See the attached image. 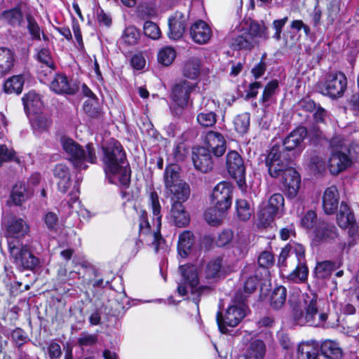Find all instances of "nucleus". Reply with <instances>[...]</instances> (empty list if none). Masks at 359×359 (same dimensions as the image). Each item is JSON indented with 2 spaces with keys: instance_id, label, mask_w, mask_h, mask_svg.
Instances as JSON below:
<instances>
[{
  "instance_id": "dca6fc26",
  "label": "nucleus",
  "mask_w": 359,
  "mask_h": 359,
  "mask_svg": "<svg viewBox=\"0 0 359 359\" xmlns=\"http://www.w3.org/2000/svg\"><path fill=\"white\" fill-rule=\"evenodd\" d=\"M339 236L337 227L325 222H320L314 231L313 242L320 243L330 242L334 240Z\"/></svg>"
},
{
  "instance_id": "774afa93",
  "label": "nucleus",
  "mask_w": 359,
  "mask_h": 359,
  "mask_svg": "<svg viewBox=\"0 0 359 359\" xmlns=\"http://www.w3.org/2000/svg\"><path fill=\"white\" fill-rule=\"evenodd\" d=\"M317 220V215L313 210H309L302 218V226L306 229H311Z\"/></svg>"
},
{
  "instance_id": "603ef678",
  "label": "nucleus",
  "mask_w": 359,
  "mask_h": 359,
  "mask_svg": "<svg viewBox=\"0 0 359 359\" xmlns=\"http://www.w3.org/2000/svg\"><path fill=\"white\" fill-rule=\"evenodd\" d=\"M278 87V83L276 80H273L267 83L265 86L262 98L261 103L268 107L271 102L272 97L275 95Z\"/></svg>"
},
{
  "instance_id": "aec40b11",
  "label": "nucleus",
  "mask_w": 359,
  "mask_h": 359,
  "mask_svg": "<svg viewBox=\"0 0 359 359\" xmlns=\"http://www.w3.org/2000/svg\"><path fill=\"white\" fill-rule=\"evenodd\" d=\"M212 105H215L214 100L203 99L201 104V110L203 111L197 116V121L203 127H211L216 123V114L210 111Z\"/></svg>"
},
{
  "instance_id": "6e6552de",
  "label": "nucleus",
  "mask_w": 359,
  "mask_h": 359,
  "mask_svg": "<svg viewBox=\"0 0 359 359\" xmlns=\"http://www.w3.org/2000/svg\"><path fill=\"white\" fill-rule=\"evenodd\" d=\"M245 316V311L243 306H229L224 316L220 312L217 313V322L220 332L223 334H226L228 330L226 326H237Z\"/></svg>"
},
{
  "instance_id": "3c124183",
  "label": "nucleus",
  "mask_w": 359,
  "mask_h": 359,
  "mask_svg": "<svg viewBox=\"0 0 359 359\" xmlns=\"http://www.w3.org/2000/svg\"><path fill=\"white\" fill-rule=\"evenodd\" d=\"M140 38V31L134 26L127 27L121 36V40L127 45H135Z\"/></svg>"
},
{
  "instance_id": "864d4df0",
  "label": "nucleus",
  "mask_w": 359,
  "mask_h": 359,
  "mask_svg": "<svg viewBox=\"0 0 359 359\" xmlns=\"http://www.w3.org/2000/svg\"><path fill=\"white\" fill-rule=\"evenodd\" d=\"M175 57V50L171 47H165L159 51L158 61L164 66H168L172 63Z\"/></svg>"
},
{
  "instance_id": "ddd939ff",
  "label": "nucleus",
  "mask_w": 359,
  "mask_h": 359,
  "mask_svg": "<svg viewBox=\"0 0 359 359\" xmlns=\"http://www.w3.org/2000/svg\"><path fill=\"white\" fill-rule=\"evenodd\" d=\"M351 164V160L344 151H332L328 159L327 167L332 175H338Z\"/></svg>"
},
{
  "instance_id": "393cba45",
  "label": "nucleus",
  "mask_w": 359,
  "mask_h": 359,
  "mask_svg": "<svg viewBox=\"0 0 359 359\" xmlns=\"http://www.w3.org/2000/svg\"><path fill=\"white\" fill-rule=\"evenodd\" d=\"M53 175L55 177L58 179L57 187L59 190L62 193H66L72 184L69 168L65 164L59 163L53 169Z\"/></svg>"
},
{
  "instance_id": "4be33fe9",
  "label": "nucleus",
  "mask_w": 359,
  "mask_h": 359,
  "mask_svg": "<svg viewBox=\"0 0 359 359\" xmlns=\"http://www.w3.org/2000/svg\"><path fill=\"white\" fill-rule=\"evenodd\" d=\"M307 135V130L304 127H299L291 132L283 141V149L287 153L291 152L297 148Z\"/></svg>"
},
{
  "instance_id": "6ab92c4d",
  "label": "nucleus",
  "mask_w": 359,
  "mask_h": 359,
  "mask_svg": "<svg viewBox=\"0 0 359 359\" xmlns=\"http://www.w3.org/2000/svg\"><path fill=\"white\" fill-rule=\"evenodd\" d=\"M6 236L11 238H20L28 232L29 226L21 218L12 217L6 220Z\"/></svg>"
},
{
  "instance_id": "5701e85b",
  "label": "nucleus",
  "mask_w": 359,
  "mask_h": 359,
  "mask_svg": "<svg viewBox=\"0 0 359 359\" xmlns=\"http://www.w3.org/2000/svg\"><path fill=\"white\" fill-rule=\"evenodd\" d=\"M339 194L336 187L332 186L325 189L323 197V207L327 215L334 214L339 205Z\"/></svg>"
},
{
  "instance_id": "473e14b6",
  "label": "nucleus",
  "mask_w": 359,
  "mask_h": 359,
  "mask_svg": "<svg viewBox=\"0 0 359 359\" xmlns=\"http://www.w3.org/2000/svg\"><path fill=\"white\" fill-rule=\"evenodd\" d=\"M258 44L256 39H254L248 32H244L233 39L231 46L237 50H251Z\"/></svg>"
},
{
  "instance_id": "bf43d9fd",
  "label": "nucleus",
  "mask_w": 359,
  "mask_h": 359,
  "mask_svg": "<svg viewBox=\"0 0 359 359\" xmlns=\"http://www.w3.org/2000/svg\"><path fill=\"white\" fill-rule=\"evenodd\" d=\"M340 11V4L338 0H332L327 6V20L332 24L337 18Z\"/></svg>"
},
{
  "instance_id": "a19ab883",
  "label": "nucleus",
  "mask_w": 359,
  "mask_h": 359,
  "mask_svg": "<svg viewBox=\"0 0 359 359\" xmlns=\"http://www.w3.org/2000/svg\"><path fill=\"white\" fill-rule=\"evenodd\" d=\"M308 273L309 269L306 263L299 262L295 269L287 275V278L294 283L304 282L307 280Z\"/></svg>"
},
{
  "instance_id": "338daca9",
  "label": "nucleus",
  "mask_w": 359,
  "mask_h": 359,
  "mask_svg": "<svg viewBox=\"0 0 359 359\" xmlns=\"http://www.w3.org/2000/svg\"><path fill=\"white\" fill-rule=\"evenodd\" d=\"M309 165L311 169L320 172L325 169L324 159L321 156L313 154L310 158Z\"/></svg>"
},
{
  "instance_id": "f3484780",
  "label": "nucleus",
  "mask_w": 359,
  "mask_h": 359,
  "mask_svg": "<svg viewBox=\"0 0 359 359\" xmlns=\"http://www.w3.org/2000/svg\"><path fill=\"white\" fill-rule=\"evenodd\" d=\"M180 271L184 281L191 287L192 293L197 292L201 294L206 290H210V287L208 286H200L197 287L198 285V277L197 269L195 266L188 265L180 266Z\"/></svg>"
},
{
  "instance_id": "8fccbe9b",
  "label": "nucleus",
  "mask_w": 359,
  "mask_h": 359,
  "mask_svg": "<svg viewBox=\"0 0 359 359\" xmlns=\"http://www.w3.org/2000/svg\"><path fill=\"white\" fill-rule=\"evenodd\" d=\"M250 116L249 113H242L237 115L233 119L235 130L240 134H245L248 132L250 126Z\"/></svg>"
},
{
  "instance_id": "20e7f679",
  "label": "nucleus",
  "mask_w": 359,
  "mask_h": 359,
  "mask_svg": "<svg viewBox=\"0 0 359 359\" xmlns=\"http://www.w3.org/2000/svg\"><path fill=\"white\" fill-rule=\"evenodd\" d=\"M303 310L300 312L296 311L294 314V320L300 325H308L318 327L323 323L327 318L325 313H318V299L316 294L310 292L302 295Z\"/></svg>"
},
{
  "instance_id": "e433bc0d",
  "label": "nucleus",
  "mask_w": 359,
  "mask_h": 359,
  "mask_svg": "<svg viewBox=\"0 0 359 359\" xmlns=\"http://www.w3.org/2000/svg\"><path fill=\"white\" fill-rule=\"evenodd\" d=\"M322 353L330 359H340L342 356V350L338 344L331 340L325 341L321 345Z\"/></svg>"
},
{
  "instance_id": "bb28decb",
  "label": "nucleus",
  "mask_w": 359,
  "mask_h": 359,
  "mask_svg": "<svg viewBox=\"0 0 359 359\" xmlns=\"http://www.w3.org/2000/svg\"><path fill=\"white\" fill-rule=\"evenodd\" d=\"M259 269H257L255 271V276H250L245 281L243 285V290L245 294H243L241 291H238L234 297L235 301L239 304L243 303L247 295L252 294L257 289L259 281L264 277L259 273Z\"/></svg>"
},
{
  "instance_id": "c9c22d12",
  "label": "nucleus",
  "mask_w": 359,
  "mask_h": 359,
  "mask_svg": "<svg viewBox=\"0 0 359 359\" xmlns=\"http://www.w3.org/2000/svg\"><path fill=\"white\" fill-rule=\"evenodd\" d=\"M318 344L314 341L302 342L298 347L299 359H316Z\"/></svg>"
},
{
  "instance_id": "cd10ccee",
  "label": "nucleus",
  "mask_w": 359,
  "mask_h": 359,
  "mask_svg": "<svg viewBox=\"0 0 359 359\" xmlns=\"http://www.w3.org/2000/svg\"><path fill=\"white\" fill-rule=\"evenodd\" d=\"M266 352V346L263 341L256 339L251 341L245 353L238 359H263Z\"/></svg>"
},
{
  "instance_id": "f8f14e48",
  "label": "nucleus",
  "mask_w": 359,
  "mask_h": 359,
  "mask_svg": "<svg viewBox=\"0 0 359 359\" xmlns=\"http://www.w3.org/2000/svg\"><path fill=\"white\" fill-rule=\"evenodd\" d=\"M188 20V12L176 11L169 19L170 38L174 40L180 39L185 32Z\"/></svg>"
},
{
  "instance_id": "052dcab7",
  "label": "nucleus",
  "mask_w": 359,
  "mask_h": 359,
  "mask_svg": "<svg viewBox=\"0 0 359 359\" xmlns=\"http://www.w3.org/2000/svg\"><path fill=\"white\" fill-rule=\"evenodd\" d=\"M266 204L278 213L283 208L284 198L280 194H274L269 198Z\"/></svg>"
},
{
  "instance_id": "2f4dec72",
  "label": "nucleus",
  "mask_w": 359,
  "mask_h": 359,
  "mask_svg": "<svg viewBox=\"0 0 359 359\" xmlns=\"http://www.w3.org/2000/svg\"><path fill=\"white\" fill-rule=\"evenodd\" d=\"M194 242V236L192 232L184 231L179 235L177 250L182 257H186L189 253Z\"/></svg>"
},
{
  "instance_id": "69168bd1",
  "label": "nucleus",
  "mask_w": 359,
  "mask_h": 359,
  "mask_svg": "<svg viewBox=\"0 0 359 359\" xmlns=\"http://www.w3.org/2000/svg\"><path fill=\"white\" fill-rule=\"evenodd\" d=\"M11 337L18 348L25 344L28 339L25 332L20 328L14 330L11 334Z\"/></svg>"
},
{
  "instance_id": "c85d7f7f",
  "label": "nucleus",
  "mask_w": 359,
  "mask_h": 359,
  "mask_svg": "<svg viewBox=\"0 0 359 359\" xmlns=\"http://www.w3.org/2000/svg\"><path fill=\"white\" fill-rule=\"evenodd\" d=\"M170 216L175 224L178 227H184L189 224L190 218L183 203H172Z\"/></svg>"
},
{
  "instance_id": "412c9836",
  "label": "nucleus",
  "mask_w": 359,
  "mask_h": 359,
  "mask_svg": "<svg viewBox=\"0 0 359 359\" xmlns=\"http://www.w3.org/2000/svg\"><path fill=\"white\" fill-rule=\"evenodd\" d=\"M205 143L208 149L217 157L222 156L226 151V141L217 132L210 131L205 135Z\"/></svg>"
},
{
  "instance_id": "c756f323",
  "label": "nucleus",
  "mask_w": 359,
  "mask_h": 359,
  "mask_svg": "<svg viewBox=\"0 0 359 359\" xmlns=\"http://www.w3.org/2000/svg\"><path fill=\"white\" fill-rule=\"evenodd\" d=\"M1 19L13 27H20L24 23L21 6L4 11Z\"/></svg>"
},
{
  "instance_id": "a211bd4d",
  "label": "nucleus",
  "mask_w": 359,
  "mask_h": 359,
  "mask_svg": "<svg viewBox=\"0 0 359 359\" xmlns=\"http://www.w3.org/2000/svg\"><path fill=\"white\" fill-rule=\"evenodd\" d=\"M189 34L195 43L205 44L210 39L212 31L206 22L198 20L191 26Z\"/></svg>"
},
{
  "instance_id": "5fc2aeb1",
  "label": "nucleus",
  "mask_w": 359,
  "mask_h": 359,
  "mask_svg": "<svg viewBox=\"0 0 359 359\" xmlns=\"http://www.w3.org/2000/svg\"><path fill=\"white\" fill-rule=\"evenodd\" d=\"M236 211L238 217L243 221L248 220L252 214L250 203L245 199L236 201Z\"/></svg>"
},
{
  "instance_id": "a878e982",
  "label": "nucleus",
  "mask_w": 359,
  "mask_h": 359,
  "mask_svg": "<svg viewBox=\"0 0 359 359\" xmlns=\"http://www.w3.org/2000/svg\"><path fill=\"white\" fill-rule=\"evenodd\" d=\"M167 196L169 197L172 203H183L190 196L189 185L184 182L177 184V185L165 190Z\"/></svg>"
},
{
  "instance_id": "423d86ee",
  "label": "nucleus",
  "mask_w": 359,
  "mask_h": 359,
  "mask_svg": "<svg viewBox=\"0 0 359 359\" xmlns=\"http://www.w3.org/2000/svg\"><path fill=\"white\" fill-rule=\"evenodd\" d=\"M347 88V79L341 72L329 74L323 83L322 93L332 98L341 97Z\"/></svg>"
},
{
  "instance_id": "0e129e2a",
  "label": "nucleus",
  "mask_w": 359,
  "mask_h": 359,
  "mask_svg": "<svg viewBox=\"0 0 359 359\" xmlns=\"http://www.w3.org/2000/svg\"><path fill=\"white\" fill-rule=\"evenodd\" d=\"M330 146L332 149V151H344L345 152H350V150L348 149L344 140L340 136L332 137L330 140Z\"/></svg>"
},
{
  "instance_id": "72a5a7b5",
  "label": "nucleus",
  "mask_w": 359,
  "mask_h": 359,
  "mask_svg": "<svg viewBox=\"0 0 359 359\" xmlns=\"http://www.w3.org/2000/svg\"><path fill=\"white\" fill-rule=\"evenodd\" d=\"M14 57L7 48H0V77L8 74L13 66Z\"/></svg>"
},
{
  "instance_id": "9d476101",
  "label": "nucleus",
  "mask_w": 359,
  "mask_h": 359,
  "mask_svg": "<svg viewBox=\"0 0 359 359\" xmlns=\"http://www.w3.org/2000/svg\"><path fill=\"white\" fill-rule=\"evenodd\" d=\"M226 164L229 175L241 186L244 182L245 171L241 156L238 152L231 151L227 154Z\"/></svg>"
},
{
  "instance_id": "a18cd8bd",
  "label": "nucleus",
  "mask_w": 359,
  "mask_h": 359,
  "mask_svg": "<svg viewBox=\"0 0 359 359\" xmlns=\"http://www.w3.org/2000/svg\"><path fill=\"white\" fill-rule=\"evenodd\" d=\"M28 198L25 184H16L11 193V198L13 203L16 205H20Z\"/></svg>"
},
{
  "instance_id": "39448f33",
  "label": "nucleus",
  "mask_w": 359,
  "mask_h": 359,
  "mask_svg": "<svg viewBox=\"0 0 359 359\" xmlns=\"http://www.w3.org/2000/svg\"><path fill=\"white\" fill-rule=\"evenodd\" d=\"M293 154L280 149L279 146H273L265 158V165L271 177L280 178L292 168Z\"/></svg>"
},
{
  "instance_id": "4468645a",
  "label": "nucleus",
  "mask_w": 359,
  "mask_h": 359,
  "mask_svg": "<svg viewBox=\"0 0 359 359\" xmlns=\"http://www.w3.org/2000/svg\"><path fill=\"white\" fill-rule=\"evenodd\" d=\"M197 85L196 83L187 81L186 80L181 81L176 83L172 90V97L179 106L184 107L188 103L189 95Z\"/></svg>"
},
{
  "instance_id": "ea45409f",
  "label": "nucleus",
  "mask_w": 359,
  "mask_h": 359,
  "mask_svg": "<svg viewBox=\"0 0 359 359\" xmlns=\"http://www.w3.org/2000/svg\"><path fill=\"white\" fill-rule=\"evenodd\" d=\"M286 297V288L282 285L276 287L271 295V306L274 309H280L285 304Z\"/></svg>"
},
{
  "instance_id": "9b49d317",
  "label": "nucleus",
  "mask_w": 359,
  "mask_h": 359,
  "mask_svg": "<svg viewBox=\"0 0 359 359\" xmlns=\"http://www.w3.org/2000/svg\"><path fill=\"white\" fill-rule=\"evenodd\" d=\"M192 161L196 170L208 172L212 170L214 163L210 151L204 147L193 149Z\"/></svg>"
},
{
  "instance_id": "49530a36",
  "label": "nucleus",
  "mask_w": 359,
  "mask_h": 359,
  "mask_svg": "<svg viewBox=\"0 0 359 359\" xmlns=\"http://www.w3.org/2000/svg\"><path fill=\"white\" fill-rule=\"evenodd\" d=\"M24 80L22 76H14L4 83V88L7 93L20 94L22 92Z\"/></svg>"
},
{
  "instance_id": "09e8293b",
  "label": "nucleus",
  "mask_w": 359,
  "mask_h": 359,
  "mask_svg": "<svg viewBox=\"0 0 359 359\" xmlns=\"http://www.w3.org/2000/svg\"><path fill=\"white\" fill-rule=\"evenodd\" d=\"M226 210H220L215 205V207L209 208L205 212V219L210 225H217L222 222Z\"/></svg>"
},
{
  "instance_id": "6e6d98bb",
  "label": "nucleus",
  "mask_w": 359,
  "mask_h": 359,
  "mask_svg": "<svg viewBox=\"0 0 359 359\" xmlns=\"http://www.w3.org/2000/svg\"><path fill=\"white\" fill-rule=\"evenodd\" d=\"M266 28L264 24H259L257 22L253 21L250 24L249 31L247 32L256 39L257 38L266 39Z\"/></svg>"
},
{
  "instance_id": "4c0bfd02",
  "label": "nucleus",
  "mask_w": 359,
  "mask_h": 359,
  "mask_svg": "<svg viewBox=\"0 0 359 359\" xmlns=\"http://www.w3.org/2000/svg\"><path fill=\"white\" fill-rule=\"evenodd\" d=\"M201 60L195 57L189 58L184 64L183 74L190 79H196L200 74Z\"/></svg>"
},
{
  "instance_id": "4d7b16f0",
  "label": "nucleus",
  "mask_w": 359,
  "mask_h": 359,
  "mask_svg": "<svg viewBox=\"0 0 359 359\" xmlns=\"http://www.w3.org/2000/svg\"><path fill=\"white\" fill-rule=\"evenodd\" d=\"M98 337L96 334H90L86 332H81L77 339L79 346H91L97 344Z\"/></svg>"
},
{
  "instance_id": "0eeeda50",
  "label": "nucleus",
  "mask_w": 359,
  "mask_h": 359,
  "mask_svg": "<svg viewBox=\"0 0 359 359\" xmlns=\"http://www.w3.org/2000/svg\"><path fill=\"white\" fill-rule=\"evenodd\" d=\"M8 247L11 256L15 259L16 264L23 269H32L39 263L36 257L26 246H22L13 241H8Z\"/></svg>"
},
{
  "instance_id": "13d9d810",
  "label": "nucleus",
  "mask_w": 359,
  "mask_h": 359,
  "mask_svg": "<svg viewBox=\"0 0 359 359\" xmlns=\"http://www.w3.org/2000/svg\"><path fill=\"white\" fill-rule=\"evenodd\" d=\"M143 31L145 36L152 39H158L161 36L159 27L156 23L151 21L144 22Z\"/></svg>"
},
{
  "instance_id": "f03ea898",
  "label": "nucleus",
  "mask_w": 359,
  "mask_h": 359,
  "mask_svg": "<svg viewBox=\"0 0 359 359\" xmlns=\"http://www.w3.org/2000/svg\"><path fill=\"white\" fill-rule=\"evenodd\" d=\"M62 147L67 159L76 170H86L88 167L87 163L93 164L97 162L95 148L93 143H88L83 147L72 139L68 138L63 140Z\"/></svg>"
},
{
  "instance_id": "b1692460",
  "label": "nucleus",
  "mask_w": 359,
  "mask_h": 359,
  "mask_svg": "<svg viewBox=\"0 0 359 359\" xmlns=\"http://www.w3.org/2000/svg\"><path fill=\"white\" fill-rule=\"evenodd\" d=\"M50 88L55 93H66L69 95L75 94L79 87L76 83L71 84L68 82L65 76L57 74L53 80L50 82Z\"/></svg>"
},
{
  "instance_id": "680f3d73",
  "label": "nucleus",
  "mask_w": 359,
  "mask_h": 359,
  "mask_svg": "<svg viewBox=\"0 0 359 359\" xmlns=\"http://www.w3.org/2000/svg\"><path fill=\"white\" fill-rule=\"evenodd\" d=\"M149 201L152 207L153 214L156 217L157 221L160 222L161 219V215L160 214L161 205L158 201V194L155 191H153L150 193Z\"/></svg>"
},
{
  "instance_id": "f257e3e1",
  "label": "nucleus",
  "mask_w": 359,
  "mask_h": 359,
  "mask_svg": "<svg viewBox=\"0 0 359 359\" xmlns=\"http://www.w3.org/2000/svg\"><path fill=\"white\" fill-rule=\"evenodd\" d=\"M104 170L111 183L128 188L130 182V170L126 163V153L116 140L111 139L102 147Z\"/></svg>"
},
{
  "instance_id": "f704fd0d",
  "label": "nucleus",
  "mask_w": 359,
  "mask_h": 359,
  "mask_svg": "<svg viewBox=\"0 0 359 359\" xmlns=\"http://www.w3.org/2000/svg\"><path fill=\"white\" fill-rule=\"evenodd\" d=\"M355 221L354 215L348 205L341 202L339 211L337 215V222L341 229H346L350 224Z\"/></svg>"
},
{
  "instance_id": "7ed1b4c3",
  "label": "nucleus",
  "mask_w": 359,
  "mask_h": 359,
  "mask_svg": "<svg viewBox=\"0 0 359 359\" xmlns=\"http://www.w3.org/2000/svg\"><path fill=\"white\" fill-rule=\"evenodd\" d=\"M25 110L36 135H41L45 130L44 103L43 96L34 90L29 91L22 98Z\"/></svg>"
},
{
  "instance_id": "2eb2a0df",
  "label": "nucleus",
  "mask_w": 359,
  "mask_h": 359,
  "mask_svg": "<svg viewBox=\"0 0 359 359\" xmlns=\"http://www.w3.org/2000/svg\"><path fill=\"white\" fill-rule=\"evenodd\" d=\"M283 188L290 198H294L297 195L300 186V176L296 170L292 167L280 177Z\"/></svg>"
},
{
  "instance_id": "79ce46f5",
  "label": "nucleus",
  "mask_w": 359,
  "mask_h": 359,
  "mask_svg": "<svg viewBox=\"0 0 359 359\" xmlns=\"http://www.w3.org/2000/svg\"><path fill=\"white\" fill-rule=\"evenodd\" d=\"M273 262L274 258L271 252L264 251L261 253L258 257V264L260 267L259 273L262 276L266 277L269 276V271L268 268L273 264Z\"/></svg>"
},
{
  "instance_id": "58836bf2",
  "label": "nucleus",
  "mask_w": 359,
  "mask_h": 359,
  "mask_svg": "<svg viewBox=\"0 0 359 359\" xmlns=\"http://www.w3.org/2000/svg\"><path fill=\"white\" fill-rule=\"evenodd\" d=\"M336 269V264L332 261L320 262L316 266L315 276L318 279H325L330 277Z\"/></svg>"
},
{
  "instance_id": "37998d69",
  "label": "nucleus",
  "mask_w": 359,
  "mask_h": 359,
  "mask_svg": "<svg viewBox=\"0 0 359 359\" xmlns=\"http://www.w3.org/2000/svg\"><path fill=\"white\" fill-rule=\"evenodd\" d=\"M277 214L278 212L275 210L271 209L266 203H263L260 206V209L257 213V217L263 225H269L273 221L274 217Z\"/></svg>"
},
{
  "instance_id": "c03bdc74",
  "label": "nucleus",
  "mask_w": 359,
  "mask_h": 359,
  "mask_svg": "<svg viewBox=\"0 0 359 359\" xmlns=\"http://www.w3.org/2000/svg\"><path fill=\"white\" fill-rule=\"evenodd\" d=\"M277 214L278 212L275 210L271 209L266 203H263L260 206V209L257 213V217L263 225H269L273 221L274 217Z\"/></svg>"
},
{
  "instance_id": "7c9ffc66",
  "label": "nucleus",
  "mask_w": 359,
  "mask_h": 359,
  "mask_svg": "<svg viewBox=\"0 0 359 359\" xmlns=\"http://www.w3.org/2000/svg\"><path fill=\"white\" fill-rule=\"evenodd\" d=\"M182 182H184L180 179L179 166L176 164L167 166L164 172L165 190Z\"/></svg>"
},
{
  "instance_id": "1a4fd4ad",
  "label": "nucleus",
  "mask_w": 359,
  "mask_h": 359,
  "mask_svg": "<svg viewBox=\"0 0 359 359\" xmlns=\"http://www.w3.org/2000/svg\"><path fill=\"white\" fill-rule=\"evenodd\" d=\"M212 201L220 210H228L231 205L232 189L229 183L219 182L213 189Z\"/></svg>"
},
{
  "instance_id": "e2e57ef3",
  "label": "nucleus",
  "mask_w": 359,
  "mask_h": 359,
  "mask_svg": "<svg viewBox=\"0 0 359 359\" xmlns=\"http://www.w3.org/2000/svg\"><path fill=\"white\" fill-rule=\"evenodd\" d=\"M96 99L89 100L85 102L83 104V110L85 112L92 118H98L100 115V111L95 106Z\"/></svg>"
},
{
  "instance_id": "de8ad7c7",
  "label": "nucleus",
  "mask_w": 359,
  "mask_h": 359,
  "mask_svg": "<svg viewBox=\"0 0 359 359\" xmlns=\"http://www.w3.org/2000/svg\"><path fill=\"white\" fill-rule=\"evenodd\" d=\"M222 260L217 258L210 262L205 269V278L208 279H216L222 275Z\"/></svg>"
}]
</instances>
